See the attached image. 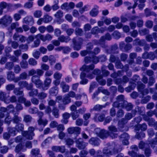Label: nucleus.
<instances>
[{"label": "nucleus", "instance_id": "1", "mask_svg": "<svg viewBox=\"0 0 157 157\" xmlns=\"http://www.w3.org/2000/svg\"><path fill=\"white\" fill-rule=\"evenodd\" d=\"M80 75V78L81 80L80 83L81 84H85L88 82V80L84 78L86 76L90 79L94 78L93 75H98L101 73V71L99 69H83Z\"/></svg>", "mask_w": 157, "mask_h": 157}, {"label": "nucleus", "instance_id": "2", "mask_svg": "<svg viewBox=\"0 0 157 157\" xmlns=\"http://www.w3.org/2000/svg\"><path fill=\"white\" fill-rule=\"evenodd\" d=\"M137 56V54L135 52L131 53L129 54V59L127 60V62L128 63L125 65V67H126L125 69H129V68L134 69V67L136 65L134 59L136 58ZM134 69L137 68L136 67H135Z\"/></svg>", "mask_w": 157, "mask_h": 157}, {"label": "nucleus", "instance_id": "3", "mask_svg": "<svg viewBox=\"0 0 157 157\" xmlns=\"http://www.w3.org/2000/svg\"><path fill=\"white\" fill-rule=\"evenodd\" d=\"M83 40L81 37L74 38L72 39L73 47L74 50L79 51L81 49Z\"/></svg>", "mask_w": 157, "mask_h": 157}, {"label": "nucleus", "instance_id": "4", "mask_svg": "<svg viewBox=\"0 0 157 157\" xmlns=\"http://www.w3.org/2000/svg\"><path fill=\"white\" fill-rule=\"evenodd\" d=\"M34 128L32 126H30L28 128V130L24 131L22 132V136L27 139L32 140L33 137L35 135L34 131Z\"/></svg>", "mask_w": 157, "mask_h": 157}, {"label": "nucleus", "instance_id": "5", "mask_svg": "<svg viewBox=\"0 0 157 157\" xmlns=\"http://www.w3.org/2000/svg\"><path fill=\"white\" fill-rule=\"evenodd\" d=\"M94 133L102 139L106 138L109 135L108 131L100 128H96L94 130Z\"/></svg>", "mask_w": 157, "mask_h": 157}, {"label": "nucleus", "instance_id": "6", "mask_svg": "<svg viewBox=\"0 0 157 157\" xmlns=\"http://www.w3.org/2000/svg\"><path fill=\"white\" fill-rule=\"evenodd\" d=\"M12 19L10 16L5 15L0 19V25L7 27L12 22Z\"/></svg>", "mask_w": 157, "mask_h": 157}, {"label": "nucleus", "instance_id": "7", "mask_svg": "<svg viewBox=\"0 0 157 157\" xmlns=\"http://www.w3.org/2000/svg\"><path fill=\"white\" fill-rule=\"evenodd\" d=\"M91 61L93 64L89 65L84 64L80 69H94L95 67L94 64H96L99 62L98 56H93L92 58Z\"/></svg>", "mask_w": 157, "mask_h": 157}, {"label": "nucleus", "instance_id": "8", "mask_svg": "<svg viewBox=\"0 0 157 157\" xmlns=\"http://www.w3.org/2000/svg\"><path fill=\"white\" fill-rule=\"evenodd\" d=\"M108 147L109 149V151H111L112 152L111 153V155H115L121 150V149L119 150L117 148V145L114 142H112L111 143L109 144L108 145Z\"/></svg>", "mask_w": 157, "mask_h": 157}, {"label": "nucleus", "instance_id": "9", "mask_svg": "<svg viewBox=\"0 0 157 157\" xmlns=\"http://www.w3.org/2000/svg\"><path fill=\"white\" fill-rule=\"evenodd\" d=\"M75 5L74 3L72 2H70L69 4L67 2L63 3L61 6V9L67 12H68L70 10L74 8L75 7Z\"/></svg>", "mask_w": 157, "mask_h": 157}, {"label": "nucleus", "instance_id": "10", "mask_svg": "<svg viewBox=\"0 0 157 157\" xmlns=\"http://www.w3.org/2000/svg\"><path fill=\"white\" fill-rule=\"evenodd\" d=\"M109 130V136L112 138H117L118 136L117 134L115 133L117 131V128L115 126L111 125L109 126L108 128Z\"/></svg>", "mask_w": 157, "mask_h": 157}, {"label": "nucleus", "instance_id": "11", "mask_svg": "<svg viewBox=\"0 0 157 157\" xmlns=\"http://www.w3.org/2000/svg\"><path fill=\"white\" fill-rule=\"evenodd\" d=\"M76 146L79 150L83 149L88 145V144L83 141L81 138H79L76 141Z\"/></svg>", "mask_w": 157, "mask_h": 157}, {"label": "nucleus", "instance_id": "12", "mask_svg": "<svg viewBox=\"0 0 157 157\" xmlns=\"http://www.w3.org/2000/svg\"><path fill=\"white\" fill-rule=\"evenodd\" d=\"M132 47V46L131 44L127 43L125 44L123 41L121 42L119 44L120 49L123 52H127L130 50Z\"/></svg>", "mask_w": 157, "mask_h": 157}, {"label": "nucleus", "instance_id": "13", "mask_svg": "<svg viewBox=\"0 0 157 157\" xmlns=\"http://www.w3.org/2000/svg\"><path fill=\"white\" fill-rule=\"evenodd\" d=\"M10 96L5 92H0V100L3 101L6 104H9Z\"/></svg>", "mask_w": 157, "mask_h": 157}, {"label": "nucleus", "instance_id": "14", "mask_svg": "<svg viewBox=\"0 0 157 157\" xmlns=\"http://www.w3.org/2000/svg\"><path fill=\"white\" fill-rule=\"evenodd\" d=\"M14 40L21 43H24L26 41V37L21 35H19L18 33H15L13 36Z\"/></svg>", "mask_w": 157, "mask_h": 157}, {"label": "nucleus", "instance_id": "15", "mask_svg": "<svg viewBox=\"0 0 157 157\" xmlns=\"http://www.w3.org/2000/svg\"><path fill=\"white\" fill-rule=\"evenodd\" d=\"M31 79L32 82L35 83L36 87L42 89V86H43L42 82L37 76H33Z\"/></svg>", "mask_w": 157, "mask_h": 157}, {"label": "nucleus", "instance_id": "16", "mask_svg": "<svg viewBox=\"0 0 157 157\" xmlns=\"http://www.w3.org/2000/svg\"><path fill=\"white\" fill-rule=\"evenodd\" d=\"M120 140L122 141L123 145H128V140L129 138V137L128 133H124L120 136Z\"/></svg>", "mask_w": 157, "mask_h": 157}, {"label": "nucleus", "instance_id": "17", "mask_svg": "<svg viewBox=\"0 0 157 157\" xmlns=\"http://www.w3.org/2000/svg\"><path fill=\"white\" fill-rule=\"evenodd\" d=\"M52 82L51 79L49 77L46 78L44 81V85L42 86V89L44 90H47L50 87Z\"/></svg>", "mask_w": 157, "mask_h": 157}, {"label": "nucleus", "instance_id": "18", "mask_svg": "<svg viewBox=\"0 0 157 157\" xmlns=\"http://www.w3.org/2000/svg\"><path fill=\"white\" fill-rule=\"evenodd\" d=\"M36 37L43 41H45L47 40H50L52 38V36L49 34H47L45 36L42 35L41 34H39L37 35Z\"/></svg>", "mask_w": 157, "mask_h": 157}, {"label": "nucleus", "instance_id": "19", "mask_svg": "<svg viewBox=\"0 0 157 157\" xmlns=\"http://www.w3.org/2000/svg\"><path fill=\"white\" fill-rule=\"evenodd\" d=\"M100 140L97 137H92L89 140V143L94 146H98L100 144Z\"/></svg>", "mask_w": 157, "mask_h": 157}, {"label": "nucleus", "instance_id": "20", "mask_svg": "<svg viewBox=\"0 0 157 157\" xmlns=\"http://www.w3.org/2000/svg\"><path fill=\"white\" fill-rule=\"evenodd\" d=\"M118 48V46L116 44L111 46L110 48L106 49L105 53L107 54H114L116 53V51Z\"/></svg>", "mask_w": 157, "mask_h": 157}, {"label": "nucleus", "instance_id": "21", "mask_svg": "<svg viewBox=\"0 0 157 157\" xmlns=\"http://www.w3.org/2000/svg\"><path fill=\"white\" fill-rule=\"evenodd\" d=\"M26 151V149L25 146L23 145L22 144H18L15 147L14 151L17 153H19L21 151L25 152Z\"/></svg>", "mask_w": 157, "mask_h": 157}, {"label": "nucleus", "instance_id": "22", "mask_svg": "<svg viewBox=\"0 0 157 157\" xmlns=\"http://www.w3.org/2000/svg\"><path fill=\"white\" fill-rule=\"evenodd\" d=\"M13 114L14 116L12 119L13 123L17 124L21 121L22 118L18 116V113H13Z\"/></svg>", "mask_w": 157, "mask_h": 157}, {"label": "nucleus", "instance_id": "23", "mask_svg": "<svg viewBox=\"0 0 157 157\" xmlns=\"http://www.w3.org/2000/svg\"><path fill=\"white\" fill-rule=\"evenodd\" d=\"M23 22L29 25H32L34 23V20L31 16H27L23 19Z\"/></svg>", "mask_w": 157, "mask_h": 157}, {"label": "nucleus", "instance_id": "24", "mask_svg": "<svg viewBox=\"0 0 157 157\" xmlns=\"http://www.w3.org/2000/svg\"><path fill=\"white\" fill-rule=\"evenodd\" d=\"M105 116L103 114H101L99 115L98 114H96L94 117V120L96 122H102L105 118Z\"/></svg>", "mask_w": 157, "mask_h": 157}, {"label": "nucleus", "instance_id": "25", "mask_svg": "<svg viewBox=\"0 0 157 157\" xmlns=\"http://www.w3.org/2000/svg\"><path fill=\"white\" fill-rule=\"evenodd\" d=\"M133 106L131 103L127 101H124L122 108L125 109L127 111H129L132 109Z\"/></svg>", "mask_w": 157, "mask_h": 157}, {"label": "nucleus", "instance_id": "26", "mask_svg": "<svg viewBox=\"0 0 157 157\" xmlns=\"http://www.w3.org/2000/svg\"><path fill=\"white\" fill-rule=\"evenodd\" d=\"M63 12L60 10H59L54 15L55 17L57 19V21L59 22V24L63 22V21L61 19V18L63 17Z\"/></svg>", "mask_w": 157, "mask_h": 157}, {"label": "nucleus", "instance_id": "27", "mask_svg": "<svg viewBox=\"0 0 157 157\" xmlns=\"http://www.w3.org/2000/svg\"><path fill=\"white\" fill-rule=\"evenodd\" d=\"M146 43L145 40H140L138 38H136L134 41V43L135 45H138L141 46H144Z\"/></svg>", "mask_w": 157, "mask_h": 157}, {"label": "nucleus", "instance_id": "28", "mask_svg": "<svg viewBox=\"0 0 157 157\" xmlns=\"http://www.w3.org/2000/svg\"><path fill=\"white\" fill-rule=\"evenodd\" d=\"M112 39L111 35L108 33H106L105 35L102 36L100 38V40L102 42H105V41H110Z\"/></svg>", "mask_w": 157, "mask_h": 157}, {"label": "nucleus", "instance_id": "29", "mask_svg": "<svg viewBox=\"0 0 157 157\" xmlns=\"http://www.w3.org/2000/svg\"><path fill=\"white\" fill-rule=\"evenodd\" d=\"M148 59L153 60L155 59H157V49L153 52H149Z\"/></svg>", "mask_w": 157, "mask_h": 157}, {"label": "nucleus", "instance_id": "30", "mask_svg": "<svg viewBox=\"0 0 157 157\" xmlns=\"http://www.w3.org/2000/svg\"><path fill=\"white\" fill-rule=\"evenodd\" d=\"M60 87L62 88L63 93L67 92L69 90V86L64 82H62L61 83Z\"/></svg>", "mask_w": 157, "mask_h": 157}, {"label": "nucleus", "instance_id": "31", "mask_svg": "<svg viewBox=\"0 0 157 157\" xmlns=\"http://www.w3.org/2000/svg\"><path fill=\"white\" fill-rule=\"evenodd\" d=\"M58 40L61 42L67 43L71 39L68 36L61 35L58 37Z\"/></svg>", "mask_w": 157, "mask_h": 157}, {"label": "nucleus", "instance_id": "32", "mask_svg": "<svg viewBox=\"0 0 157 157\" xmlns=\"http://www.w3.org/2000/svg\"><path fill=\"white\" fill-rule=\"evenodd\" d=\"M58 88L56 86L51 88L49 90V94L52 95H56L58 93Z\"/></svg>", "mask_w": 157, "mask_h": 157}, {"label": "nucleus", "instance_id": "33", "mask_svg": "<svg viewBox=\"0 0 157 157\" xmlns=\"http://www.w3.org/2000/svg\"><path fill=\"white\" fill-rule=\"evenodd\" d=\"M144 13L146 17H147L151 16H156L157 15L153 11H151V10L147 8H146L144 10Z\"/></svg>", "mask_w": 157, "mask_h": 157}, {"label": "nucleus", "instance_id": "34", "mask_svg": "<svg viewBox=\"0 0 157 157\" xmlns=\"http://www.w3.org/2000/svg\"><path fill=\"white\" fill-rule=\"evenodd\" d=\"M7 130L10 134L12 136H15L17 134V130L15 127H9Z\"/></svg>", "mask_w": 157, "mask_h": 157}, {"label": "nucleus", "instance_id": "35", "mask_svg": "<svg viewBox=\"0 0 157 157\" xmlns=\"http://www.w3.org/2000/svg\"><path fill=\"white\" fill-rule=\"evenodd\" d=\"M149 144L151 147L155 151H157V147H155V145L157 144V141L154 139L151 140L149 141Z\"/></svg>", "mask_w": 157, "mask_h": 157}, {"label": "nucleus", "instance_id": "36", "mask_svg": "<svg viewBox=\"0 0 157 157\" xmlns=\"http://www.w3.org/2000/svg\"><path fill=\"white\" fill-rule=\"evenodd\" d=\"M52 114L56 118H58L59 116V110L57 107H53L52 110Z\"/></svg>", "mask_w": 157, "mask_h": 157}, {"label": "nucleus", "instance_id": "37", "mask_svg": "<svg viewBox=\"0 0 157 157\" xmlns=\"http://www.w3.org/2000/svg\"><path fill=\"white\" fill-rule=\"evenodd\" d=\"M15 128L17 132H23V131L24 129V125L22 123H18L16 125Z\"/></svg>", "mask_w": 157, "mask_h": 157}, {"label": "nucleus", "instance_id": "38", "mask_svg": "<svg viewBox=\"0 0 157 157\" xmlns=\"http://www.w3.org/2000/svg\"><path fill=\"white\" fill-rule=\"evenodd\" d=\"M13 93L16 95L23 96V91L21 90L20 87L15 88L13 91Z\"/></svg>", "mask_w": 157, "mask_h": 157}, {"label": "nucleus", "instance_id": "39", "mask_svg": "<svg viewBox=\"0 0 157 157\" xmlns=\"http://www.w3.org/2000/svg\"><path fill=\"white\" fill-rule=\"evenodd\" d=\"M107 103H106V105H103L98 104L94 106L93 109H90V111L94 110L96 111H100L101 109H102L103 108L105 107Z\"/></svg>", "mask_w": 157, "mask_h": 157}, {"label": "nucleus", "instance_id": "40", "mask_svg": "<svg viewBox=\"0 0 157 157\" xmlns=\"http://www.w3.org/2000/svg\"><path fill=\"white\" fill-rule=\"evenodd\" d=\"M147 125L145 123H144L142 124H139L137 125L136 127L137 130H139L140 129L142 131H145L147 130Z\"/></svg>", "mask_w": 157, "mask_h": 157}, {"label": "nucleus", "instance_id": "41", "mask_svg": "<svg viewBox=\"0 0 157 157\" xmlns=\"http://www.w3.org/2000/svg\"><path fill=\"white\" fill-rule=\"evenodd\" d=\"M48 121L46 119H39L37 120V122L39 125H42L43 127H45L48 124Z\"/></svg>", "mask_w": 157, "mask_h": 157}, {"label": "nucleus", "instance_id": "42", "mask_svg": "<svg viewBox=\"0 0 157 157\" xmlns=\"http://www.w3.org/2000/svg\"><path fill=\"white\" fill-rule=\"evenodd\" d=\"M71 101V98L67 95L64 96L63 99V102L64 105H67L70 103Z\"/></svg>", "mask_w": 157, "mask_h": 157}, {"label": "nucleus", "instance_id": "43", "mask_svg": "<svg viewBox=\"0 0 157 157\" xmlns=\"http://www.w3.org/2000/svg\"><path fill=\"white\" fill-rule=\"evenodd\" d=\"M115 67L117 69H124L126 68L125 65L123 66L120 60H117L115 63Z\"/></svg>", "mask_w": 157, "mask_h": 157}, {"label": "nucleus", "instance_id": "44", "mask_svg": "<svg viewBox=\"0 0 157 157\" xmlns=\"http://www.w3.org/2000/svg\"><path fill=\"white\" fill-rule=\"evenodd\" d=\"M32 117L29 115H26L23 117V121L26 123H30L32 120Z\"/></svg>", "mask_w": 157, "mask_h": 157}, {"label": "nucleus", "instance_id": "45", "mask_svg": "<svg viewBox=\"0 0 157 157\" xmlns=\"http://www.w3.org/2000/svg\"><path fill=\"white\" fill-rule=\"evenodd\" d=\"M44 22V23H48L50 22L52 19V17L47 14L45 15L43 17Z\"/></svg>", "mask_w": 157, "mask_h": 157}, {"label": "nucleus", "instance_id": "46", "mask_svg": "<svg viewBox=\"0 0 157 157\" xmlns=\"http://www.w3.org/2000/svg\"><path fill=\"white\" fill-rule=\"evenodd\" d=\"M98 10L95 8H93L90 12V15L92 17L96 16L98 13Z\"/></svg>", "mask_w": 157, "mask_h": 157}, {"label": "nucleus", "instance_id": "47", "mask_svg": "<svg viewBox=\"0 0 157 157\" xmlns=\"http://www.w3.org/2000/svg\"><path fill=\"white\" fill-rule=\"evenodd\" d=\"M113 38L115 39L118 40L121 37V34L117 30H115L112 34Z\"/></svg>", "mask_w": 157, "mask_h": 157}, {"label": "nucleus", "instance_id": "48", "mask_svg": "<svg viewBox=\"0 0 157 157\" xmlns=\"http://www.w3.org/2000/svg\"><path fill=\"white\" fill-rule=\"evenodd\" d=\"M47 95V94L44 92H41L38 93L37 97L39 99L43 100L45 98Z\"/></svg>", "mask_w": 157, "mask_h": 157}, {"label": "nucleus", "instance_id": "49", "mask_svg": "<svg viewBox=\"0 0 157 157\" xmlns=\"http://www.w3.org/2000/svg\"><path fill=\"white\" fill-rule=\"evenodd\" d=\"M102 152L104 154L108 156L111 155V153H112L111 151H109V148L108 146L103 149Z\"/></svg>", "mask_w": 157, "mask_h": 157}, {"label": "nucleus", "instance_id": "50", "mask_svg": "<svg viewBox=\"0 0 157 157\" xmlns=\"http://www.w3.org/2000/svg\"><path fill=\"white\" fill-rule=\"evenodd\" d=\"M139 34L141 36H144L147 34L149 33L148 29L144 28L139 30Z\"/></svg>", "mask_w": 157, "mask_h": 157}, {"label": "nucleus", "instance_id": "51", "mask_svg": "<svg viewBox=\"0 0 157 157\" xmlns=\"http://www.w3.org/2000/svg\"><path fill=\"white\" fill-rule=\"evenodd\" d=\"M31 153L33 156L41 155L40 154L39 149L37 148L32 149L31 151Z\"/></svg>", "mask_w": 157, "mask_h": 157}, {"label": "nucleus", "instance_id": "52", "mask_svg": "<svg viewBox=\"0 0 157 157\" xmlns=\"http://www.w3.org/2000/svg\"><path fill=\"white\" fill-rule=\"evenodd\" d=\"M145 136L144 132H141L140 133H137L136 136V138L138 140H141L144 138Z\"/></svg>", "mask_w": 157, "mask_h": 157}, {"label": "nucleus", "instance_id": "53", "mask_svg": "<svg viewBox=\"0 0 157 157\" xmlns=\"http://www.w3.org/2000/svg\"><path fill=\"white\" fill-rule=\"evenodd\" d=\"M14 77V75L13 72L9 71L8 72L7 74V79L10 81H12Z\"/></svg>", "mask_w": 157, "mask_h": 157}, {"label": "nucleus", "instance_id": "54", "mask_svg": "<svg viewBox=\"0 0 157 157\" xmlns=\"http://www.w3.org/2000/svg\"><path fill=\"white\" fill-rule=\"evenodd\" d=\"M123 103L122 102H120L118 101H117L113 103L112 106L113 107L119 108L121 107L122 108L123 106Z\"/></svg>", "mask_w": 157, "mask_h": 157}, {"label": "nucleus", "instance_id": "55", "mask_svg": "<svg viewBox=\"0 0 157 157\" xmlns=\"http://www.w3.org/2000/svg\"><path fill=\"white\" fill-rule=\"evenodd\" d=\"M71 114L72 119L74 120L76 119L79 116V113L77 110L71 113Z\"/></svg>", "mask_w": 157, "mask_h": 157}, {"label": "nucleus", "instance_id": "56", "mask_svg": "<svg viewBox=\"0 0 157 157\" xmlns=\"http://www.w3.org/2000/svg\"><path fill=\"white\" fill-rule=\"evenodd\" d=\"M75 33L77 36H81L83 35V31L81 29L77 28L75 30Z\"/></svg>", "mask_w": 157, "mask_h": 157}, {"label": "nucleus", "instance_id": "57", "mask_svg": "<svg viewBox=\"0 0 157 157\" xmlns=\"http://www.w3.org/2000/svg\"><path fill=\"white\" fill-rule=\"evenodd\" d=\"M49 61L50 65H52L56 62V59L54 56L51 55L49 56Z\"/></svg>", "mask_w": 157, "mask_h": 157}, {"label": "nucleus", "instance_id": "58", "mask_svg": "<svg viewBox=\"0 0 157 157\" xmlns=\"http://www.w3.org/2000/svg\"><path fill=\"white\" fill-rule=\"evenodd\" d=\"M123 72V71H119L117 73H113L111 75V76L113 78H116L118 76L122 75V73Z\"/></svg>", "mask_w": 157, "mask_h": 157}, {"label": "nucleus", "instance_id": "59", "mask_svg": "<svg viewBox=\"0 0 157 157\" xmlns=\"http://www.w3.org/2000/svg\"><path fill=\"white\" fill-rule=\"evenodd\" d=\"M151 151L149 147H146L144 150V154L146 157H149L151 155Z\"/></svg>", "mask_w": 157, "mask_h": 157}, {"label": "nucleus", "instance_id": "60", "mask_svg": "<svg viewBox=\"0 0 157 157\" xmlns=\"http://www.w3.org/2000/svg\"><path fill=\"white\" fill-rule=\"evenodd\" d=\"M38 94V90L37 89L32 90V91L29 93V96L31 97L36 96Z\"/></svg>", "mask_w": 157, "mask_h": 157}, {"label": "nucleus", "instance_id": "61", "mask_svg": "<svg viewBox=\"0 0 157 157\" xmlns=\"http://www.w3.org/2000/svg\"><path fill=\"white\" fill-rule=\"evenodd\" d=\"M9 150L8 147L6 146H4L1 147L0 152L3 154L6 153Z\"/></svg>", "mask_w": 157, "mask_h": 157}, {"label": "nucleus", "instance_id": "62", "mask_svg": "<svg viewBox=\"0 0 157 157\" xmlns=\"http://www.w3.org/2000/svg\"><path fill=\"white\" fill-rule=\"evenodd\" d=\"M99 61L101 62H105L107 59L106 56L104 54L98 56Z\"/></svg>", "mask_w": 157, "mask_h": 157}, {"label": "nucleus", "instance_id": "63", "mask_svg": "<svg viewBox=\"0 0 157 157\" xmlns=\"http://www.w3.org/2000/svg\"><path fill=\"white\" fill-rule=\"evenodd\" d=\"M21 67L22 68H25L27 67L28 63L26 60H23L20 63Z\"/></svg>", "mask_w": 157, "mask_h": 157}, {"label": "nucleus", "instance_id": "64", "mask_svg": "<svg viewBox=\"0 0 157 157\" xmlns=\"http://www.w3.org/2000/svg\"><path fill=\"white\" fill-rule=\"evenodd\" d=\"M124 112L121 109H119L117 113V117L118 118L122 117L124 115Z\"/></svg>", "mask_w": 157, "mask_h": 157}]
</instances>
